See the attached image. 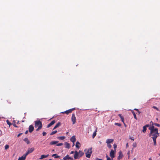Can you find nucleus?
<instances>
[{"label": "nucleus", "instance_id": "obj_1", "mask_svg": "<svg viewBox=\"0 0 160 160\" xmlns=\"http://www.w3.org/2000/svg\"><path fill=\"white\" fill-rule=\"evenodd\" d=\"M159 134L158 129H156L154 130L152 132L151 131L149 135V137H150L151 136H152L151 137H154L156 136L157 138L159 136Z\"/></svg>", "mask_w": 160, "mask_h": 160}, {"label": "nucleus", "instance_id": "obj_2", "mask_svg": "<svg viewBox=\"0 0 160 160\" xmlns=\"http://www.w3.org/2000/svg\"><path fill=\"white\" fill-rule=\"evenodd\" d=\"M92 148H89L87 152L85 153L86 156L88 158L90 157L91 154L92 153Z\"/></svg>", "mask_w": 160, "mask_h": 160}, {"label": "nucleus", "instance_id": "obj_3", "mask_svg": "<svg viewBox=\"0 0 160 160\" xmlns=\"http://www.w3.org/2000/svg\"><path fill=\"white\" fill-rule=\"evenodd\" d=\"M116 151H114L112 149L111 150V151L110 152V156L112 158H113L115 157V153Z\"/></svg>", "mask_w": 160, "mask_h": 160}, {"label": "nucleus", "instance_id": "obj_4", "mask_svg": "<svg viewBox=\"0 0 160 160\" xmlns=\"http://www.w3.org/2000/svg\"><path fill=\"white\" fill-rule=\"evenodd\" d=\"M75 108H74L72 109H71L69 110H67L65 112H61V113H65L66 114H68L69 113L71 112L73 110H75Z\"/></svg>", "mask_w": 160, "mask_h": 160}, {"label": "nucleus", "instance_id": "obj_5", "mask_svg": "<svg viewBox=\"0 0 160 160\" xmlns=\"http://www.w3.org/2000/svg\"><path fill=\"white\" fill-rule=\"evenodd\" d=\"M35 127L36 128L42 123V122L40 120L35 121Z\"/></svg>", "mask_w": 160, "mask_h": 160}, {"label": "nucleus", "instance_id": "obj_6", "mask_svg": "<svg viewBox=\"0 0 160 160\" xmlns=\"http://www.w3.org/2000/svg\"><path fill=\"white\" fill-rule=\"evenodd\" d=\"M72 121L73 122V124H74L76 122V117L75 114H73L72 117Z\"/></svg>", "mask_w": 160, "mask_h": 160}, {"label": "nucleus", "instance_id": "obj_7", "mask_svg": "<svg viewBox=\"0 0 160 160\" xmlns=\"http://www.w3.org/2000/svg\"><path fill=\"white\" fill-rule=\"evenodd\" d=\"M118 154L119 156L118 157V159L120 160V159H121L123 157V155L121 151H120L119 152Z\"/></svg>", "mask_w": 160, "mask_h": 160}, {"label": "nucleus", "instance_id": "obj_8", "mask_svg": "<svg viewBox=\"0 0 160 160\" xmlns=\"http://www.w3.org/2000/svg\"><path fill=\"white\" fill-rule=\"evenodd\" d=\"M34 130V127L32 125H30L29 128V131L31 133Z\"/></svg>", "mask_w": 160, "mask_h": 160}, {"label": "nucleus", "instance_id": "obj_9", "mask_svg": "<svg viewBox=\"0 0 160 160\" xmlns=\"http://www.w3.org/2000/svg\"><path fill=\"white\" fill-rule=\"evenodd\" d=\"M149 129L150 130V131H151L152 132L154 130L156 129H158V128H155L153 125H152V126L149 128Z\"/></svg>", "mask_w": 160, "mask_h": 160}, {"label": "nucleus", "instance_id": "obj_10", "mask_svg": "<svg viewBox=\"0 0 160 160\" xmlns=\"http://www.w3.org/2000/svg\"><path fill=\"white\" fill-rule=\"evenodd\" d=\"M55 122V120H53L49 124H48L47 126V128H49L50 127H51L52 125L54 124Z\"/></svg>", "mask_w": 160, "mask_h": 160}, {"label": "nucleus", "instance_id": "obj_11", "mask_svg": "<svg viewBox=\"0 0 160 160\" xmlns=\"http://www.w3.org/2000/svg\"><path fill=\"white\" fill-rule=\"evenodd\" d=\"M63 159L64 160H67L68 159H72V158L70 157L69 155H67L66 156L63 158Z\"/></svg>", "mask_w": 160, "mask_h": 160}, {"label": "nucleus", "instance_id": "obj_12", "mask_svg": "<svg viewBox=\"0 0 160 160\" xmlns=\"http://www.w3.org/2000/svg\"><path fill=\"white\" fill-rule=\"evenodd\" d=\"M75 154L74 156V158L75 159H77L78 158V153L77 151H75Z\"/></svg>", "mask_w": 160, "mask_h": 160}, {"label": "nucleus", "instance_id": "obj_13", "mask_svg": "<svg viewBox=\"0 0 160 160\" xmlns=\"http://www.w3.org/2000/svg\"><path fill=\"white\" fill-rule=\"evenodd\" d=\"M150 125H152L153 126V125H155L157 127H160V125L159 124L156 123H153L152 121H151L150 122Z\"/></svg>", "mask_w": 160, "mask_h": 160}, {"label": "nucleus", "instance_id": "obj_14", "mask_svg": "<svg viewBox=\"0 0 160 160\" xmlns=\"http://www.w3.org/2000/svg\"><path fill=\"white\" fill-rule=\"evenodd\" d=\"M70 141L72 142H74L76 140L75 137V136L72 137L70 139Z\"/></svg>", "mask_w": 160, "mask_h": 160}, {"label": "nucleus", "instance_id": "obj_15", "mask_svg": "<svg viewBox=\"0 0 160 160\" xmlns=\"http://www.w3.org/2000/svg\"><path fill=\"white\" fill-rule=\"evenodd\" d=\"M113 139H108L106 142L107 144H110L113 141Z\"/></svg>", "mask_w": 160, "mask_h": 160}, {"label": "nucleus", "instance_id": "obj_16", "mask_svg": "<svg viewBox=\"0 0 160 160\" xmlns=\"http://www.w3.org/2000/svg\"><path fill=\"white\" fill-rule=\"evenodd\" d=\"M152 138L153 142H154V146H156V139L157 138V137H151Z\"/></svg>", "mask_w": 160, "mask_h": 160}, {"label": "nucleus", "instance_id": "obj_17", "mask_svg": "<svg viewBox=\"0 0 160 160\" xmlns=\"http://www.w3.org/2000/svg\"><path fill=\"white\" fill-rule=\"evenodd\" d=\"M65 147L66 148H70V144L68 143L67 142H65Z\"/></svg>", "mask_w": 160, "mask_h": 160}, {"label": "nucleus", "instance_id": "obj_18", "mask_svg": "<svg viewBox=\"0 0 160 160\" xmlns=\"http://www.w3.org/2000/svg\"><path fill=\"white\" fill-rule=\"evenodd\" d=\"M49 156L48 154L46 155H42L41 156V158H40V159H42L44 158L48 157Z\"/></svg>", "mask_w": 160, "mask_h": 160}, {"label": "nucleus", "instance_id": "obj_19", "mask_svg": "<svg viewBox=\"0 0 160 160\" xmlns=\"http://www.w3.org/2000/svg\"><path fill=\"white\" fill-rule=\"evenodd\" d=\"M61 124L60 122H58L54 127L53 130L55 129L56 128L59 126Z\"/></svg>", "mask_w": 160, "mask_h": 160}, {"label": "nucleus", "instance_id": "obj_20", "mask_svg": "<svg viewBox=\"0 0 160 160\" xmlns=\"http://www.w3.org/2000/svg\"><path fill=\"white\" fill-rule=\"evenodd\" d=\"M97 128H96L95 130V131L93 133V134L92 136V137L93 138H94V137H95V136L96 135V134H97L96 132H97Z\"/></svg>", "mask_w": 160, "mask_h": 160}, {"label": "nucleus", "instance_id": "obj_21", "mask_svg": "<svg viewBox=\"0 0 160 160\" xmlns=\"http://www.w3.org/2000/svg\"><path fill=\"white\" fill-rule=\"evenodd\" d=\"M34 150V148H28V151L29 152V153H30L31 152H32Z\"/></svg>", "mask_w": 160, "mask_h": 160}, {"label": "nucleus", "instance_id": "obj_22", "mask_svg": "<svg viewBox=\"0 0 160 160\" xmlns=\"http://www.w3.org/2000/svg\"><path fill=\"white\" fill-rule=\"evenodd\" d=\"M23 140L26 142L27 144H29L30 143V142L28 139L27 138H25Z\"/></svg>", "mask_w": 160, "mask_h": 160}, {"label": "nucleus", "instance_id": "obj_23", "mask_svg": "<svg viewBox=\"0 0 160 160\" xmlns=\"http://www.w3.org/2000/svg\"><path fill=\"white\" fill-rule=\"evenodd\" d=\"M80 144L79 142L78 141H77L76 144V147L78 148H80V146L78 145H80Z\"/></svg>", "mask_w": 160, "mask_h": 160}, {"label": "nucleus", "instance_id": "obj_24", "mask_svg": "<svg viewBox=\"0 0 160 160\" xmlns=\"http://www.w3.org/2000/svg\"><path fill=\"white\" fill-rule=\"evenodd\" d=\"M58 141H52L50 142V145H54L58 143Z\"/></svg>", "mask_w": 160, "mask_h": 160}, {"label": "nucleus", "instance_id": "obj_25", "mask_svg": "<svg viewBox=\"0 0 160 160\" xmlns=\"http://www.w3.org/2000/svg\"><path fill=\"white\" fill-rule=\"evenodd\" d=\"M131 112H132V113L133 115L134 116V118L137 120V118L135 112L133 111V110H131Z\"/></svg>", "mask_w": 160, "mask_h": 160}, {"label": "nucleus", "instance_id": "obj_26", "mask_svg": "<svg viewBox=\"0 0 160 160\" xmlns=\"http://www.w3.org/2000/svg\"><path fill=\"white\" fill-rule=\"evenodd\" d=\"M79 153L80 154V157H81V156H82L83 154H84V153L82 151H79L78 153Z\"/></svg>", "mask_w": 160, "mask_h": 160}, {"label": "nucleus", "instance_id": "obj_27", "mask_svg": "<svg viewBox=\"0 0 160 160\" xmlns=\"http://www.w3.org/2000/svg\"><path fill=\"white\" fill-rule=\"evenodd\" d=\"M52 157L55 156V158H59L60 157V156H59L57 155L56 154H53L52 155Z\"/></svg>", "mask_w": 160, "mask_h": 160}, {"label": "nucleus", "instance_id": "obj_28", "mask_svg": "<svg viewBox=\"0 0 160 160\" xmlns=\"http://www.w3.org/2000/svg\"><path fill=\"white\" fill-rule=\"evenodd\" d=\"M26 156H27L25 155V154H24L21 157H20L19 158H21V159H25Z\"/></svg>", "mask_w": 160, "mask_h": 160}, {"label": "nucleus", "instance_id": "obj_29", "mask_svg": "<svg viewBox=\"0 0 160 160\" xmlns=\"http://www.w3.org/2000/svg\"><path fill=\"white\" fill-rule=\"evenodd\" d=\"M57 132V131L56 130H55V131H53V132H52L50 134V135H52L53 134H55V133H56Z\"/></svg>", "mask_w": 160, "mask_h": 160}, {"label": "nucleus", "instance_id": "obj_30", "mask_svg": "<svg viewBox=\"0 0 160 160\" xmlns=\"http://www.w3.org/2000/svg\"><path fill=\"white\" fill-rule=\"evenodd\" d=\"M143 129L142 131L143 132H146V130H147L146 128L145 127L143 126Z\"/></svg>", "mask_w": 160, "mask_h": 160}, {"label": "nucleus", "instance_id": "obj_31", "mask_svg": "<svg viewBox=\"0 0 160 160\" xmlns=\"http://www.w3.org/2000/svg\"><path fill=\"white\" fill-rule=\"evenodd\" d=\"M58 138L59 139H60L61 140H63L65 138V137L64 136L59 137Z\"/></svg>", "mask_w": 160, "mask_h": 160}, {"label": "nucleus", "instance_id": "obj_32", "mask_svg": "<svg viewBox=\"0 0 160 160\" xmlns=\"http://www.w3.org/2000/svg\"><path fill=\"white\" fill-rule=\"evenodd\" d=\"M9 148V146L8 145H6L5 147V150H7Z\"/></svg>", "mask_w": 160, "mask_h": 160}, {"label": "nucleus", "instance_id": "obj_33", "mask_svg": "<svg viewBox=\"0 0 160 160\" xmlns=\"http://www.w3.org/2000/svg\"><path fill=\"white\" fill-rule=\"evenodd\" d=\"M6 122H7V124L8 125H9V126H10V125H11L12 124L9 122V120H7L6 121Z\"/></svg>", "mask_w": 160, "mask_h": 160}, {"label": "nucleus", "instance_id": "obj_34", "mask_svg": "<svg viewBox=\"0 0 160 160\" xmlns=\"http://www.w3.org/2000/svg\"><path fill=\"white\" fill-rule=\"evenodd\" d=\"M115 125H117L119 127H120L121 125V124L120 123H115Z\"/></svg>", "mask_w": 160, "mask_h": 160}, {"label": "nucleus", "instance_id": "obj_35", "mask_svg": "<svg viewBox=\"0 0 160 160\" xmlns=\"http://www.w3.org/2000/svg\"><path fill=\"white\" fill-rule=\"evenodd\" d=\"M95 128V127H91L89 128V130L91 131H92V129L94 130Z\"/></svg>", "mask_w": 160, "mask_h": 160}, {"label": "nucleus", "instance_id": "obj_36", "mask_svg": "<svg viewBox=\"0 0 160 160\" xmlns=\"http://www.w3.org/2000/svg\"><path fill=\"white\" fill-rule=\"evenodd\" d=\"M113 146H114V151H116V148H117V145L116 144H114L113 145Z\"/></svg>", "mask_w": 160, "mask_h": 160}, {"label": "nucleus", "instance_id": "obj_37", "mask_svg": "<svg viewBox=\"0 0 160 160\" xmlns=\"http://www.w3.org/2000/svg\"><path fill=\"white\" fill-rule=\"evenodd\" d=\"M134 110H136V111H137V112H138V114H139L141 113V112H140L139 111V110H138V109H136V108H135V109H134Z\"/></svg>", "mask_w": 160, "mask_h": 160}, {"label": "nucleus", "instance_id": "obj_38", "mask_svg": "<svg viewBox=\"0 0 160 160\" xmlns=\"http://www.w3.org/2000/svg\"><path fill=\"white\" fill-rule=\"evenodd\" d=\"M137 143L136 142H135L133 144L132 146L134 148H135L137 147Z\"/></svg>", "mask_w": 160, "mask_h": 160}, {"label": "nucleus", "instance_id": "obj_39", "mask_svg": "<svg viewBox=\"0 0 160 160\" xmlns=\"http://www.w3.org/2000/svg\"><path fill=\"white\" fill-rule=\"evenodd\" d=\"M107 147L109 148H111L112 147V146L109 144H107Z\"/></svg>", "mask_w": 160, "mask_h": 160}, {"label": "nucleus", "instance_id": "obj_40", "mask_svg": "<svg viewBox=\"0 0 160 160\" xmlns=\"http://www.w3.org/2000/svg\"><path fill=\"white\" fill-rule=\"evenodd\" d=\"M62 145H63V143H59L57 144V146H62Z\"/></svg>", "mask_w": 160, "mask_h": 160}, {"label": "nucleus", "instance_id": "obj_41", "mask_svg": "<svg viewBox=\"0 0 160 160\" xmlns=\"http://www.w3.org/2000/svg\"><path fill=\"white\" fill-rule=\"evenodd\" d=\"M152 108H153L154 109H156L157 111H159V109L158 108H157L155 106H153L152 107Z\"/></svg>", "mask_w": 160, "mask_h": 160}, {"label": "nucleus", "instance_id": "obj_42", "mask_svg": "<svg viewBox=\"0 0 160 160\" xmlns=\"http://www.w3.org/2000/svg\"><path fill=\"white\" fill-rule=\"evenodd\" d=\"M42 123L40 124L39 125V126L38 127V128L40 129H41V128H42Z\"/></svg>", "mask_w": 160, "mask_h": 160}, {"label": "nucleus", "instance_id": "obj_43", "mask_svg": "<svg viewBox=\"0 0 160 160\" xmlns=\"http://www.w3.org/2000/svg\"><path fill=\"white\" fill-rule=\"evenodd\" d=\"M47 134V133L46 132H42V135L43 136H45V135H46Z\"/></svg>", "mask_w": 160, "mask_h": 160}, {"label": "nucleus", "instance_id": "obj_44", "mask_svg": "<svg viewBox=\"0 0 160 160\" xmlns=\"http://www.w3.org/2000/svg\"><path fill=\"white\" fill-rule=\"evenodd\" d=\"M121 120L122 122H123V123H124V119L123 117V118H122L121 119Z\"/></svg>", "mask_w": 160, "mask_h": 160}, {"label": "nucleus", "instance_id": "obj_45", "mask_svg": "<svg viewBox=\"0 0 160 160\" xmlns=\"http://www.w3.org/2000/svg\"><path fill=\"white\" fill-rule=\"evenodd\" d=\"M118 116L120 117V118L121 119L122 118H123V117H122L121 114H118Z\"/></svg>", "mask_w": 160, "mask_h": 160}, {"label": "nucleus", "instance_id": "obj_46", "mask_svg": "<svg viewBox=\"0 0 160 160\" xmlns=\"http://www.w3.org/2000/svg\"><path fill=\"white\" fill-rule=\"evenodd\" d=\"M30 153H29V152H28V151L27 152H26V153L25 154V155L27 156V155H28Z\"/></svg>", "mask_w": 160, "mask_h": 160}, {"label": "nucleus", "instance_id": "obj_47", "mask_svg": "<svg viewBox=\"0 0 160 160\" xmlns=\"http://www.w3.org/2000/svg\"><path fill=\"white\" fill-rule=\"evenodd\" d=\"M144 126L146 128H147V127H149V125L148 124H146Z\"/></svg>", "mask_w": 160, "mask_h": 160}, {"label": "nucleus", "instance_id": "obj_48", "mask_svg": "<svg viewBox=\"0 0 160 160\" xmlns=\"http://www.w3.org/2000/svg\"><path fill=\"white\" fill-rule=\"evenodd\" d=\"M22 134V133H20L18 135V137H19L20 135H21Z\"/></svg>", "mask_w": 160, "mask_h": 160}, {"label": "nucleus", "instance_id": "obj_49", "mask_svg": "<svg viewBox=\"0 0 160 160\" xmlns=\"http://www.w3.org/2000/svg\"><path fill=\"white\" fill-rule=\"evenodd\" d=\"M95 160H103L101 159L96 158Z\"/></svg>", "mask_w": 160, "mask_h": 160}, {"label": "nucleus", "instance_id": "obj_50", "mask_svg": "<svg viewBox=\"0 0 160 160\" xmlns=\"http://www.w3.org/2000/svg\"><path fill=\"white\" fill-rule=\"evenodd\" d=\"M28 132V130H27L25 132V134H27Z\"/></svg>", "mask_w": 160, "mask_h": 160}, {"label": "nucleus", "instance_id": "obj_51", "mask_svg": "<svg viewBox=\"0 0 160 160\" xmlns=\"http://www.w3.org/2000/svg\"><path fill=\"white\" fill-rule=\"evenodd\" d=\"M129 139H131L133 141L134 140V139H133L131 138V137H130Z\"/></svg>", "mask_w": 160, "mask_h": 160}, {"label": "nucleus", "instance_id": "obj_52", "mask_svg": "<svg viewBox=\"0 0 160 160\" xmlns=\"http://www.w3.org/2000/svg\"><path fill=\"white\" fill-rule=\"evenodd\" d=\"M107 160H111L110 157L108 158Z\"/></svg>", "mask_w": 160, "mask_h": 160}, {"label": "nucleus", "instance_id": "obj_53", "mask_svg": "<svg viewBox=\"0 0 160 160\" xmlns=\"http://www.w3.org/2000/svg\"><path fill=\"white\" fill-rule=\"evenodd\" d=\"M40 130V129L38 128L36 130V131H39Z\"/></svg>", "mask_w": 160, "mask_h": 160}, {"label": "nucleus", "instance_id": "obj_54", "mask_svg": "<svg viewBox=\"0 0 160 160\" xmlns=\"http://www.w3.org/2000/svg\"><path fill=\"white\" fill-rule=\"evenodd\" d=\"M126 146L127 147H128V143H127L126 145Z\"/></svg>", "mask_w": 160, "mask_h": 160}, {"label": "nucleus", "instance_id": "obj_55", "mask_svg": "<svg viewBox=\"0 0 160 160\" xmlns=\"http://www.w3.org/2000/svg\"><path fill=\"white\" fill-rule=\"evenodd\" d=\"M13 126L15 127H18L15 124H13Z\"/></svg>", "mask_w": 160, "mask_h": 160}, {"label": "nucleus", "instance_id": "obj_56", "mask_svg": "<svg viewBox=\"0 0 160 160\" xmlns=\"http://www.w3.org/2000/svg\"><path fill=\"white\" fill-rule=\"evenodd\" d=\"M74 152L73 151H72L71 152V154H73Z\"/></svg>", "mask_w": 160, "mask_h": 160}, {"label": "nucleus", "instance_id": "obj_57", "mask_svg": "<svg viewBox=\"0 0 160 160\" xmlns=\"http://www.w3.org/2000/svg\"><path fill=\"white\" fill-rule=\"evenodd\" d=\"M127 154H128V155H129V154H130V151H129L128 152V153H127Z\"/></svg>", "mask_w": 160, "mask_h": 160}, {"label": "nucleus", "instance_id": "obj_58", "mask_svg": "<svg viewBox=\"0 0 160 160\" xmlns=\"http://www.w3.org/2000/svg\"><path fill=\"white\" fill-rule=\"evenodd\" d=\"M106 158H107V159L108 158H109V157H108V155H106Z\"/></svg>", "mask_w": 160, "mask_h": 160}, {"label": "nucleus", "instance_id": "obj_59", "mask_svg": "<svg viewBox=\"0 0 160 160\" xmlns=\"http://www.w3.org/2000/svg\"><path fill=\"white\" fill-rule=\"evenodd\" d=\"M149 160H152V158L151 157L149 159Z\"/></svg>", "mask_w": 160, "mask_h": 160}, {"label": "nucleus", "instance_id": "obj_60", "mask_svg": "<svg viewBox=\"0 0 160 160\" xmlns=\"http://www.w3.org/2000/svg\"><path fill=\"white\" fill-rule=\"evenodd\" d=\"M72 146H73L74 145V142H73Z\"/></svg>", "mask_w": 160, "mask_h": 160}, {"label": "nucleus", "instance_id": "obj_61", "mask_svg": "<svg viewBox=\"0 0 160 160\" xmlns=\"http://www.w3.org/2000/svg\"><path fill=\"white\" fill-rule=\"evenodd\" d=\"M21 158H19L18 159V160H21Z\"/></svg>", "mask_w": 160, "mask_h": 160}, {"label": "nucleus", "instance_id": "obj_62", "mask_svg": "<svg viewBox=\"0 0 160 160\" xmlns=\"http://www.w3.org/2000/svg\"><path fill=\"white\" fill-rule=\"evenodd\" d=\"M156 120H157V121H158V118H156Z\"/></svg>", "mask_w": 160, "mask_h": 160}, {"label": "nucleus", "instance_id": "obj_63", "mask_svg": "<svg viewBox=\"0 0 160 160\" xmlns=\"http://www.w3.org/2000/svg\"><path fill=\"white\" fill-rule=\"evenodd\" d=\"M133 160H136V158H134L133 159Z\"/></svg>", "mask_w": 160, "mask_h": 160}, {"label": "nucleus", "instance_id": "obj_64", "mask_svg": "<svg viewBox=\"0 0 160 160\" xmlns=\"http://www.w3.org/2000/svg\"><path fill=\"white\" fill-rule=\"evenodd\" d=\"M21 160H25V159H22Z\"/></svg>", "mask_w": 160, "mask_h": 160}]
</instances>
